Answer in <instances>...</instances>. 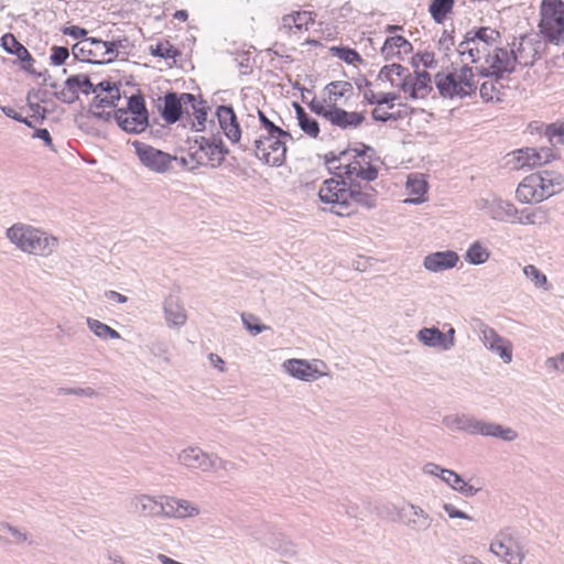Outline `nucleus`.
Wrapping results in <instances>:
<instances>
[{
	"label": "nucleus",
	"mask_w": 564,
	"mask_h": 564,
	"mask_svg": "<svg viewBox=\"0 0 564 564\" xmlns=\"http://www.w3.org/2000/svg\"><path fill=\"white\" fill-rule=\"evenodd\" d=\"M535 51L531 42L522 39L517 50L506 47H495L494 53L489 54L486 65L475 67L476 73L481 77H492L496 82L506 78L516 70L517 64L524 66L532 65Z\"/></svg>",
	"instance_id": "f257e3e1"
},
{
	"label": "nucleus",
	"mask_w": 564,
	"mask_h": 564,
	"mask_svg": "<svg viewBox=\"0 0 564 564\" xmlns=\"http://www.w3.org/2000/svg\"><path fill=\"white\" fill-rule=\"evenodd\" d=\"M475 68L465 64L459 69H454L447 74L437 73L435 75V85L443 98L463 99L476 95L477 83L475 82Z\"/></svg>",
	"instance_id": "f03ea898"
},
{
	"label": "nucleus",
	"mask_w": 564,
	"mask_h": 564,
	"mask_svg": "<svg viewBox=\"0 0 564 564\" xmlns=\"http://www.w3.org/2000/svg\"><path fill=\"white\" fill-rule=\"evenodd\" d=\"M563 177L553 176V173H533L522 180L516 191V196L521 203L542 202L561 189Z\"/></svg>",
	"instance_id": "7ed1b4c3"
},
{
	"label": "nucleus",
	"mask_w": 564,
	"mask_h": 564,
	"mask_svg": "<svg viewBox=\"0 0 564 564\" xmlns=\"http://www.w3.org/2000/svg\"><path fill=\"white\" fill-rule=\"evenodd\" d=\"M540 33L551 44H564V0H542Z\"/></svg>",
	"instance_id": "20e7f679"
},
{
	"label": "nucleus",
	"mask_w": 564,
	"mask_h": 564,
	"mask_svg": "<svg viewBox=\"0 0 564 564\" xmlns=\"http://www.w3.org/2000/svg\"><path fill=\"white\" fill-rule=\"evenodd\" d=\"M489 552L505 564H522L525 558L519 533L511 527L498 531L489 544Z\"/></svg>",
	"instance_id": "39448f33"
},
{
	"label": "nucleus",
	"mask_w": 564,
	"mask_h": 564,
	"mask_svg": "<svg viewBox=\"0 0 564 564\" xmlns=\"http://www.w3.org/2000/svg\"><path fill=\"white\" fill-rule=\"evenodd\" d=\"M6 236L15 247H51L59 243L57 237L25 223L13 224L7 229Z\"/></svg>",
	"instance_id": "423d86ee"
},
{
	"label": "nucleus",
	"mask_w": 564,
	"mask_h": 564,
	"mask_svg": "<svg viewBox=\"0 0 564 564\" xmlns=\"http://www.w3.org/2000/svg\"><path fill=\"white\" fill-rule=\"evenodd\" d=\"M189 160L195 161L196 165H209L218 167L223 164L228 149L224 144L221 138L200 137L195 140V145L191 147Z\"/></svg>",
	"instance_id": "0eeeda50"
},
{
	"label": "nucleus",
	"mask_w": 564,
	"mask_h": 564,
	"mask_svg": "<svg viewBox=\"0 0 564 564\" xmlns=\"http://www.w3.org/2000/svg\"><path fill=\"white\" fill-rule=\"evenodd\" d=\"M286 140L290 138L260 134L254 140V155L268 165L281 166L285 162Z\"/></svg>",
	"instance_id": "6e6552de"
},
{
	"label": "nucleus",
	"mask_w": 564,
	"mask_h": 564,
	"mask_svg": "<svg viewBox=\"0 0 564 564\" xmlns=\"http://www.w3.org/2000/svg\"><path fill=\"white\" fill-rule=\"evenodd\" d=\"M140 163L149 171L163 174L171 169L177 156L171 155L148 143L134 140L131 142Z\"/></svg>",
	"instance_id": "1a4fd4ad"
},
{
	"label": "nucleus",
	"mask_w": 564,
	"mask_h": 564,
	"mask_svg": "<svg viewBox=\"0 0 564 564\" xmlns=\"http://www.w3.org/2000/svg\"><path fill=\"white\" fill-rule=\"evenodd\" d=\"M552 159H554V153L549 148H541L539 150L525 148L513 152L507 164L513 170L532 169L546 164Z\"/></svg>",
	"instance_id": "9d476101"
},
{
	"label": "nucleus",
	"mask_w": 564,
	"mask_h": 564,
	"mask_svg": "<svg viewBox=\"0 0 564 564\" xmlns=\"http://www.w3.org/2000/svg\"><path fill=\"white\" fill-rule=\"evenodd\" d=\"M195 96L193 94L170 91L164 96L161 116L166 123L173 124L177 122L183 113H188V106H193Z\"/></svg>",
	"instance_id": "9b49d317"
},
{
	"label": "nucleus",
	"mask_w": 564,
	"mask_h": 564,
	"mask_svg": "<svg viewBox=\"0 0 564 564\" xmlns=\"http://www.w3.org/2000/svg\"><path fill=\"white\" fill-rule=\"evenodd\" d=\"M72 54L75 59L89 64L102 65L113 62L112 57L105 58L101 40L97 37L80 40L73 45Z\"/></svg>",
	"instance_id": "f8f14e48"
},
{
	"label": "nucleus",
	"mask_w": 564,
	"mask_h": 564,
	"mask_svg": "<svg viewBox=\"0 0 564 564\" xmlns=\"http://www.w3.org/2000/svg\"><path fill=\"white\" fill-rule=\"evenodd\" d=\"M477 207L492 219L516 224L518 209L508 200L492 196L480 198Z\"/></svg>",
	"instance_id": "ddd939ff"
},
{
	"label": "nucleus",
	"mask_w": 564,
	"mask_h": 564,
	"mask_svg": "<svg viewBox=\"0 0 564 564\" xmlns=\"http://www.w3.org/2000/svg\"><path fill=\"white\" fill-rule=\"evenodd\" d=\"M480 340L491 352L498 355L505 364L512 361V344L509 339L500 336L492 327L481 324Z\"/></svg>",
	"instance_id": "4468645a"
},
{
	"label": "nucleus",
	"mask_w": 564,
	"mask_h": 564,
	"mask_svg": "<svg viewBox=\"0 0 564 564\" xmlns=\"http://www.w3.org/2000/svg\"><path fill=\"white\" fill-rule=\"evenodd\" d=\"M400 518L404 519V525L414 533H423L431 529L433 518L422 507L412 502H405L399 511Z\"/></svg>",
	"instance_id": "2eb2a0df"
},
{
	"label": "nucleus",
	"mask_w": 564,
	"mask_h": 564,
	"mask_svg": "<svg viewBox=\"0 0 564 564\" xmlns=\"http://www.w3.org/2000/svg\"><path fill=\"white\" fill-rule=\"evenodd\" d=\"M397 87L411 99L425 98L432 91V78L426 70H415L411 74L408 82H400Z\"/></svg>",
	"instance_id": "dca6fc26"
},
{
	"label": "nucleus",
	"mask_w": 564,
	"mask_h": 564,
	"mask_svg": "<svg viewBox=\"0 0 564 564\" xmlns=\"http://www.w3.org/2000/svg\"><path fill=\"white\" fill-rule=\"evenodd\" d=\"M212 455L198 446H188L178 453L177 462L188 469L208 473L213 470Z\"/></svg>",
	"instance_id": "f3484780"
},
{
	"label": "nucleus",
	"mask_w": 564,
	"mask_h": 564,
	"mask_svg": "<svg viewBox=\"0 0 564 564\" xmlns=\"http://www.w3.org/2000/svg\"><path fill=\"white\" fill-rule=\"evenodd\" d=\"M199 514V508L188 500L175 497H162V517L184 519Z\"/></svg>",
	"instance_id": "a211bd4d"
},
{
	"label": "nucleus",
	"mask_w": 564,
	"mask_h": 564,
	"mask_svg": "<svg viewBox=\"0 0 564 564\" xmlns=\"http://www.w3.org/2000/svg\"><path fill=\"white\" fill-rule=\"evenodd\" d=\"M349 155V151H341L338 154L334 152H328L324 155L325 164L327 165L328 170H344L343 175L350 182H354L352 177L356 175L358 171L365 164L366 159H362V161L359 158L354 156L351 161L344 164L341 161L346 160Z\"/></svg>",
	"instance_id": "6ab92c4d"
},
{
	"label": "nucleus",
	"mask_w": 564,
	"mask_h": 564,
	"mask_svg": "<svg viewBox=\"0 0 564 564\" xmlns=\"http://www.w3.org/2000/svg\"><path fill=\"white\" fill-rule=\"evenodd\" d=\"M282 368L291 377L305 382L315 381L326 375L313 368L305 359H288L282 364Z\"/></svg>",
	"instance_id": "aec40b11"
},
{
	"label": "nucleus",
	"mask_w": 564,
	"mask_h": 564,
	"mask_svg": "<svg viewBox=\"0 0 564 564\" xmlns=\"http://www.w3.org/2000/svg\"><path fill=\"white\" fill-rule=\"evenodd\" d=\"M442 423L451 431L463 432L470 435H479L481 420L469 414L445 415Z\"/></svg>",
	"instance_id": "412c9836"
},
{
	"label": "nucleus",
	"mask_w": 564,
	"mask_h": 564,
	"mask_svg": "<svg viewBox=\"0 0 564 564\" xmlns=\"http://www.w3.org/2000/svg\"><path fill=\"white\" fill-rule=\"evenodd\" d=\"M216 115L225 135L231 142H238L241 138V130L234 108L227 105L219 106L216 110Z\"/></svg>",
	"instance_id": "4be33fe9"
},
{
	"label": "nucleus",
	"mask_w": 564,
	"mask_h": 564,
	"mask_svg": "<svg viewBox=\"0 0 564 564\" xmlns=\"http://www.w3.org/2000/svg\"><path fill=\"white\" fill-rule=\"evenodd\" d=\"M350 207L352 204L366 208H372L376 205L377 192L371 185H360L359 183H349Z\"/></svg>",
	"instance_id": "5701e85b"
},
{
	"label": "nucleus",
	"mask_w": 564,
	"mask_h": 564,
	"mask_svg": "<svg viewBox=\"0 0 564 564\" xmlns=\"http://www.w3.org/2000/svg\"><path fill=\"white\" fill-rule=\"evenodd\" d=\"M113 118L120 129L130 134H140L149 127V119L141 116H130L123 109H117L113 112Z\"/></svg>",
	"instance_id": "b1692460"
},
{
	"label": "nucleus",
	"mask_w": 564,
	"mask_h": 564,
	"mask_svg": "<svg viewBox=\"0 0 564 564\" xmlns=\"http://www.w3.org/2000/svg\"><path fill=\"white\" fill-rule=\"evenodd\" d=\"M329 122L343 130L356 129L365 121L362 112L347 111L337 105L333 107V113H329Z\"/></svg>",
	"instance_id": "393cba45"
},
{
	"label": "nucleus",
	"mask_w": 564,
	"mask_h": 564,
	"mask_svg": "<svg viewBox=\"0 0 564 564\" xmlns=\"http://www.w3.org/2000/svg\"><path fill=\"white\" fill-rule=\"evenodd\" d=\"M456 252L447 249L446 251H438L429 254L424 259V268L431 272H440L447 269H452L458 261Z\"/></svg>",
	"instance_id": "a878e982"
},
{
	"label": "nucleus",
	"mask_w": 564,
	"mask_h": 564,
	"mask_svg": "<svg viewBox=\"0 0 564 564\" xmlns=\"http://www.w3.org/2000/svg\"><path fill=\"white\" fill-rule=\"evenodd\" d=\"M131 508L133 511L142 517H159L162 516V499L149 495H138L131 499Z\"/></svg>",
	"instance_id": "bb28decb"
},
{
	"label": "nucleus",
	"mask_w": 564,
	"mask_h": 564,
	"mask_svg": "<svg viewBox=\"0 0 564 564\" xmlns=\"http://www.w3.org/2000/svg\"><path fill=\"white\" fill-rule=\"evenodd\" d=\"M412 44L401 35L389 36L381 47V55L386 61L402 58V54L412 52Z\"/></svg>",
	"instance_id": "cd10ccee"
},
{
	"label": "nucleus",
	"mask_w": 564,
	"mask_h": 564,
	"mask_svg": "<svg viewBox=\"0 0 564 564\" xmlns=\"http://www.w3.org/2000/svg\"><path fill=\"white\" fill-rule=\"evenodd\" d=\"M458 54L464 57L468 56L469 63L474 64L485 58V63L487 62L490 50L487 48L484 44H477V42L471 37V35H465L464 41L458 44L457 47Z\"/></svg>",
	"instance_id": "c85d7f7f"
},
{
	"label": "nucleus",
	"mask_w": 564,
	"mask_h": 564,
	"mask_svg": "<svg viewBox=\"0 0 564 564\" xmlns=\"http://www.w3.org/2000/svg\"><path fill=\"white\" fill-rule=\"evenodd\" d=\"M337 175L340 176L339 186H337V192L335 193V196H333L332 202H327L326 204L330 205V210L336 215H349L351 213L350 199L348 196L349 183H347L346 178L341 176V173Z\"/></svg>",
	"instance_id": "c756f323"
},
{
	"label": "nucleus",
	"mask_w": 564,
	"mask_h": 564,
	"mask_svg": "<svg viewBox=\"0 0 564 564\" xmlns=\"http://www.w3.org/2000/svg\"><path fill=\"white\" fill-rule=\"evenodd\" d=\"M479 435L498 438L505 442H513L518 438V433L512 427L482 420L479 429Z\"/></svg>",
	"instance_id": "7c9ffc66"
},
{
	"label": "nucleus",
	"mask_w": 564,
	"mask_h": 564,
	"mask_svg": "<svg viewBox=\"0 0 564 564\" xmlns=\"http://www.w3.org/2000/svg\"><path fill=\"white\" fill-rule=\"evenodd\" d=\"M164 316L170 327H181L187 319L184 307L174 300L165 301Z\"/></svg>",
	"instance_id": "2f4dec72"
},
{
	"label": "nucleus",
	"mask_w": 564,
	"mask_h": 564,
	"mask_svg": "<svg viewBox=\"0 0 564 564\" xmlns=\"http://www.w3.org/2000/svg\"><path fill=\"white\" fill-rule=\"evenodd\" d=\"M1 46L7 53L15 55L20 62L32 61V55L30 54L28 48L23 44H21L11 33L2 35Z\"/></svg>",
	"instance_id": "473e14b6"
},
{
	"label": "nucleus",
	"mask_w": 564,
	"mask_h": 564,
	"mask_svg": "<svg viewBox=\"0 0 564 564\" xmlns=\"http://www.w3.org/2000/svg\"><path fill=\"white\" fill-rule=\"evenodd\" d=\"M411 74L412 73L409 68L401 64L393 63L386 65L380 69L379 78L389 80L392 86L397 87V84L400 82H408Z\"/></svg>",
	"instance_id": "72a5a7b5"
},
{
	"label": "nucleus",
	"mask_w": 564,
	"mask_h": 564,
	"mask_svg": "<svg viewBox=\"0 0 564 564\" xmlns=\"http://www.w3.org/2000/svg\"><path fill=\"white\" fill-rule=\"evenodd\" d=\"M549 220L547 212L543 207H525L518 210L516 224L542 225Z\"/></svg>",
	"instance_id": "f704fd0d"
},
{
	"label": "nucleus",
	"mask_w": 564,
	"mask_h": 564,
	"mask_svg": "<svg viewBox=\"0 0 564 564\" xmlns=\"http://www.w3.org/2000/svg\"><path fill=\"white\" fill-rule=\"evenodd\" d=\"M406 189L413 197L405 199L404 203L421 204L425 202V194L427 191V183L425 180L417 176H410L406 182Z\"/></svg>",
	"instance_id": "c9c22d12"
},
{
	"label": "nucleus",
	"mask_w": 564,
	"mask_h": 564,
	"mask_svg": "<svg viewBox=\"0 0 564 564\" xmlns=\"http://www.w3.org/2000/svg\"><path fill=\"white\" fill-rule=\"evenodd\" d=\"M417 339L430 348H437L444 351V333L437 327H424L419 330Z\"/></svg>",
	"instance_id": "e433bc0d"
},
{
	"label": "nucleus",
	"mask_w": 564,
	"mask_h": 564,
	"mask_svg": "<svg viewBox=\"0 0 564 564\" xmlns=\"http://www.w3.org/2000/svg\"><path fill=\"white\" fill-rule=\"evenodd\" d=\"M294 109L296 113V119L299 121V126L307 135L312 138H317L319 134V124L318 122L311 118L308 113L304 110L302 106L299 104H294Z\"/></svg>",
	"instance_id": "4c0bfd02"
},
{
	"label": "nucleus",
	"mask_w": 564,
	"mask_h": 564,
	"mask_svg": "<svg viewBox=\"0 0 564 564\" xmlns=\"http://www.w3.org/2000/svg\"><path fill=\"white\" fill-rule=\"evenodd\" d=\"M354 87L351 83L346 80H336L329 83L325 87V91L328 95V101L333 105H337V101L341 97H349L352 94Z\"/></svg>",
	"instance_id": "58836bf2"
},
{
	"label": "nucleus",
	"mask_w": 564,
	"mask_h": 564,
	"mask_svg": "<svg viewBox=\"0 0 564 564\" xmlns=\"http://www.w3.org/2000/svg\"><path fill=\"white\" fill-rule=\"evenodd\" d=\"M445 484L465 497H474L480 490L465 481L462 476L454 470H451L448 477L445 479Z\"/></svg>",
	"instance_id": "ea45409f"
},
{
	"label": "nucleus",
	"mask_w": 564,
	"mask_h": 564,
	"mask_svg": "<svg viewBox=\"0 0 564 564\" xmlns=\"http://www.w3.org/2000/svg\"><path fill=\"white\" fill-rule=\"evenodd\" d=\"M466 34L471 35V37L477 42V44H484L489 50L500 39V33L497 30L486 26H481L476 30H470Z\"/></svg>",
	"instance_id": "a19ab883"
},
{
	"label": "nucleus",
	"mask_w": 564,
	"mask_h": 564,
	"mask_svg": "<svg viewBox=\"0 0 564 564\" xmlns=\"http://www.w3.org/2000/svg\"><path fill=\"white\" fill-rule=\"evenodd\" d=\"M88 328L94 333L95 336H97L100 339H119L120 334L112 327L108 326L107 324L91 318L87 317L86 319Z\"/></svg>",
	"instance_id": "79ce46f5"
},
{
	"label": "nucleus",
	"mask_w": 564,
	"mask_h": 564,
	"mask_svg": "<svg viewBox=\"0 0 564 564\" xmlns=\"http://www.w3.org/2000/svg\"><path fill=\"white\" fill-rule=\"evenodd\" d=\"M65 87L68 90H76L77 93L79 89L84 95H89L95 91L94 84L90 82L89 76L85 74L69 76L65 80Z\"/></svg>",
	"instance_id": "37998d69"
},
{
	"label": "nucleus",
	"mask_w": 564,
	"mask_h": 564,
	"mask_svg": "<svg viewBox=\"0 0 564 564\" xmlns=\"http://www.w3.org/2000/svg\"><path fill=\"white\" fill-rule=\"evenodd\" d=\"M101 46L104 51V56L106 57L109 55V57H112L113 59L119 56L121 52L124 54L128 53L129 48V41L128 39H116L112 41H104L101 40Z\"/></svg>",
	"instance_id": "c03bdc74"
},
{
	"label": "nucleus",
	"mask_w": 564,
	"mask_h": 564,
	"mask_svg": "<svg viewBox=\"0 0 564 564\" xmlns=\"http://www.w3.org/2000/svg\"><path fill=\"white\" fill-rule=\"evenodd\" d=\"M454 0H433L429 11L436 23H442L452 11Z\"/></svg>",
	"instance_id": "a18cd8bd"
},
{
	"label": "nucleus",
	"mask_w": 564,
	"mask_h": 564,
	"mask_svg": "<svg viewBox=\"0 0 564 564\" xmlns=\"http://www.w3.org/2000/svg\"><path fill=\"white\" fill-rule=\"evenodd\" d=\"M207 110L208 107L205 106L203 100H197L195 97V101L193 106H188V116L193 115L195 117V122H193V127L196 128V131H202L205 128V122L207 120Z\"/></svg>",
	"instance_id": "49530a36"
},
{
	"label": "nucleus",
	"mask_w": 564,
	"mask_h": 564,
	"mask_svg": "<svg viewBox=\"0 0 564 564\" xmlns=\"http://www.w3.org/2000/svg\"><path fill=\"white\" fill-rule=\"evenodd\" d=\"M523 274L534 284L535 288L547 291L551 284L546 275L541 272L535 265L528 264L523 268Z\"/></svg>",
	"instance_id": "de8ad7c7"
},
{
	"label": "nucleus",
	"mask_w": 564,
	"mask_h": 564,
	"mask_svg": "<svg viewBox=\"0 0 564 564\" xmlns=\"http://www.w3.org/2000/svg\"><path fill=\"white\" fill-rule=\"evenodd\" d=\"M123 111L133 116H141L149 119V111L145 106L144 98L141 94H133L128 98L127 108H122Z\"/></svg>",
	"instance_id": "09e8293b"
},
{
	"label": "nucleus",
	"mask_w": 564,
	"mask_h": 564,
	"mask_svg": "<svg viewBox=\"0 0 564 564\" xmlns=\"http://www.w3.org/2000/svg\"><path fill=\"white\" fill-rule=\"evenodd\" d=\"M150 53L153 56L161 57L164 59L172 58L174 62L176 57L181 56V52L175 48L169 41L159 42L155 45L150 46Z\"/></svg>",
	"instance_id": "8fccbe9b"
},
{
	"label": "nucleus",
	"mask_w": 564,
	"mask_h": 564,
	"mask_svg": "<svg viewBox=\"0 0 564 564\" xmlns=\"http://www.w3.org/2000/svg\"><path fill=\"white\" fill-rule=\"evenodd\" d=\"M258 116L261 127L265 130L264 134H269L271 137H289L290 140L293 139L290 132L273 123L261 110H258Z\"/></svg>",
	"instance_id": "3c124183"
},
{
	"label": "nucleus",
	"mask_w": 564,
	"mask_h": 564,
	"mask_svg": "<svg viewBox=\"0 0 564 564\" xmlns=\"http://www.w3.org/2000/svg\"><path fill=\"white\" fill-rule=\"evenodd\" d=\"M501 87L502 85L500 84V82L497 83L495 78L494 82L482 83L479 88L480 98L486 102L492 101L494 99L500 100L498 95L500 93Z\"/></svg>",
	"instance_id": "603ef678"
},
{
	"label": "nucleus",
	"mask_w": 564,
	"mask_h": 564,
	"mask_svg": "<svg viewBox=\"0 0 564 564\" xmlns=\"http://www.w3.org/2000/svg\"><path fill=\"white\" fill-rule=\"evenodd\" d=\"M95 91L93 94L96 96L97 94H108L110 99H120V88L119 85L110 82V80H102L97 85H94Z\"/></svg>",
	"instance_id": "864d4df0"
},
{
	"label": "nucleus",
	"mask_w": 564,
	"mask_h": 564,
	"mask_svg": "<svg viewBox=\"0 0 564 564\" xmlns=\"http://www.w3.org/2000/svg\"><path fill=\"white\" fill-rule=\"evenodd\" d=\"M340 180L329 178L324 181L322 187L318 191V197L321 202L324 204L327 202H332L333 196L337 192V186H339Z\"/></svg>",
	"instance_id": "5fc2aeb1"
},
{
	"label": "nucleus",
	"mask_w": 564,
	"mask_h": 564,
	"mask_svg": "<svg viewBox=\"0 0 564 564\" xmlns=\"http://www.w3.org/2000/svg\"><path fill=\"white\" fill-rule=\"evenodd\" d=\"M372 155L367 156V161H365V165L356 173V177L371 182L378 177V169L371 164Z\"/></svg>",
	"instance_id": "6e6d98bb"
},
{
	"label": "nucleus",
	"mask_w": 564,
	"mask_h": 564,
	"mask_svg": "<svg viewBox=\"0 0 564 564\" xmlns=\"http://www.w3.org/2000/svg\"><path fill=\"white\" fill-rule=\"evenodd\" d=\"M325 102H326V100L321 101V100H317L314 98L308 104V108L311 109V111H313L317 116L323 117L327 121H329V118H330L329 113H333V107H335V105H333L332 102H329V105H325Z\"/></svg>",
	"instance_id": "4d7b16f0"
},
{
	"label": "nucleus",
	"mask_w": 564,
	"mask_h": 564,
	"mask_svg": "<svg viewBox=\"0 0 564 564\" xmlns=\"http://www.w3.org/2000/svg\"><path fill=\"white\" fill-rule=\"evenodd\" d=\"M488 249H467L465 260L470 264H482L489 259Z\"/></svg>",
	"instance_id": "13d9d810"
},
{
	"label": "nucleus",
	"mask_w": 564,
	"mask_h": 564,
	"mask_svg": "<svg viewBox=\"0 0 564 564\" xmlns=\"http://www.w3.org/2000/svg\"><path fill=\"white\" fill-rule=\"evenodd\" d=\"M242 324L243 326L252 334L258 335L265 330L268 328L267 325L259 323V319L257 316L249 314V315H242Z\"/></svg>",
	"instance_id": "bf43d9fd"
},
{
	"label": "nucleus",
	"mask_w": 564,
	"mask_h": 564,
	"mask_svg": "<svg viewBox=\"0 0 564 564\" xmlns=\"http://www.w3.org/2000/svg\"><path fill=\"white\" fill-rule=\"evenodd\" d=\"M333 52H335L336 56L346 62L347 64H354L355 62L361 61L360 55L357 51L349 47H333Z\"/></svg>",
	"instance_id": "052dcab7"
},
{
	"label": "nucleus",
	"mask_w": 564,
	"mask_h": 564,
	"mask_svg": "<svg viewBox=\"0 0 564 564\" xmlns=\"http://www.w3.org/2000/svg\"><path fill=\"white\" fill-rule=\"evenodd\" d=\"M69 57V51L65 46L54 45L51 48L50 59L53 65L61 66Z\"/></svg>",
	"instance_id": "680f3d73"
},
{
	"label": "nucleus",
	"mask_w": 564,
	"mask_h": 564,
	"mask_svg": "<svg viewBox=\"0 0 564 564\" xmlns=\"http://www.w3.org/2000/svg\"><path fill=\"white\" fill-rule=\"evenodd\" d=\"M212 463H213L212 471L223 470L226 474H230L237 469V466L234 462L225 460L216 454L212 455Z\"/></svg>",
	"instance_id": "e2e57ef3"
},
{
	"label": "nucleus",
	"mask_w": 564,
	"mask_h": 564,
	"mask_svg": "<svg viewBox=\"0 0 564 564\" xmlns=\"http://www.w3.org/2000/svg\"><path fill=\"white\" fill-rule=\"evenodd\" d=\"M452 469L443 468L435 463H427L423 466V473L441 478L444 482Z\"/></svg>",
	"instance_id": "0e129e2a"
},
{
	"label": "nucleus",
	"mask_w": 564,
	"mask_h": 564,
	"mask_svg": "<svg viewBox=\"0 0 564 564\" xmlns=\"http://www.w3.org/2000/svg\"><path fill=\"white\" fill-rule=\"evenodd\" d=\"M58 393L64 394V395L74 394V395H80V397H87V398H95L98 395L96 390H94L90 387H87V388H61L58 390Z\"/></svg>",
	"instance_id": "69168bd1"
},
{
	"label": "nucleus",
	"mask_w": 564,
	"mask_h": 564,
	"mask_svg": "<svg viewBox=\"0 0 564 564\" xmlns=\"http://www.w3.org/2000/svg\"><path fill=\"white\" fill-rule=\"evenodd\" d=\"M295 13L296 24L295 29L302 30L307 29L310 24L314 23L315 14L311 11H297Z\"/></svg>",
	"instance_id": "338daca9"
},
{
	"label": "nucleus",
	"mask_w": 564,
	"mask_h": 564,
	"mask_svg": "<svg viewBox=\"0 0 564 564\" xmlns=\"http://www.w3.org/2000/svg\"><path fill=\"white\" fill-rule=\"evenodd\" d=\"M120 99H110L109 95L106 94L105 96H101V94H97L91 101V107L96 108H106V107H116L117 102Z\"/></svg>",
	"instance_id": "774afa93"
}]
</instances>
